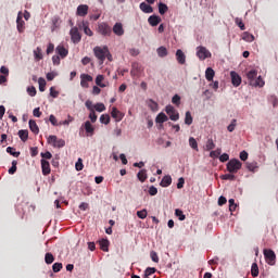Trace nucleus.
I'll use <instances>...</instances> for the list:
<instances>
[{
    "label": "nucleus",
    "instance_id": "nucleus-21",
    "mask_svg": "<svg viewBox=\"0 0 278 278\" xmlns=\"http://www.w3.org/2000/svg\"><path fill=\"white\" fill-rule=\"evenodd\" d=\"M99 244H100V249L101 251H104L108 253V251H110V240L108 239H101L99 241Z\"/></svg>",
    "mask_w": 278,
    "mask_h": 278
},
{
    "label": "nucleus",
    "instance_id": "nucleus-2",
    "mask_svg": "<svg viewBox=\"0 0 278 278\" xmlns=\"http://www.w3.org/2000/svg\"><path fill=\"white\" fill-rule=\"evenodd\" d=\"M108 50H109L108 46H104L103 48L98 46L93 49V53L96 58L99 60L100 65L103 64V62H105Z\"/></svg>",
    "mask_w": 278,
    "mask_h": 278
},
{
    "label": "nucleus",
    "instance_id": "nucleus-61",
    "mask_svg": "<svg viewBox=\"0 0 278 278\" xmlns=\"http://www.w3.org/2000/svg\"><path fill=\"white\" fill-rule=\"evenodd\" d=\"M220 153H222V150H220V149L211 151L210 157H218V156L220 155Z\"/></svg>",
    "mask_w": 278,
    "mask_h": 278
},
{
    "label": "nucleus",
    "instance_id": "nucleus-30",
    "mask_svg": "<svg viewBox=\"0 0 278 278\" xmlns=\"http://www.w3.org/2000/svg\"><path fill=\"white\" fill-rule=\"evenodd\" d=\"M242 40L245 42H253V40H255V36L251 35L249 31H244L242 34Z\"/></svg>",
    "mask_w": 278,
    "mask_h": 278
},
{
    "label": "nucleus",
    "instance_id": "nucleus-56",
    "mask_svg": "<svg viewBox=\"0 0 278 278\" xmlns=\"http://www.w3.org/2000/svg\"><path fill=\"white\" fill-rule=\"evenodd\" d=\"M237 123H238V121L232 119L230 125L227 127L228 131H230V132L235 131Z\"/></svg>",
    "mask_w": 278,
    "mask_h": 278
},
{
    "label": "nucleus",
    "instance_id": "nucleus-43",
    "mask_svg": "<svg viewBox=\"0 0 278 278\" xmlns=\"http://www.w3.org/2000/svg\"><path fill=\"white\" fill-rule=\"evenodd\" d=\"M175 216H177L178 220H186V215L184 214V211L179 208L175 210Z\"/></svg>",
    "mask_w": 278,
    "mask_h": 278
},
{
    "label": "nucleus",
    "instance_id": "nucleus-40",
    "mask_svg": "<svg viewBox=\"0 0 278 278\" xmlns=\"http://www.w3.org/2000/svg\"><path fill=\"white\" fill-rule=\"evenodd\" d=\"M235 23L241 29V31H244V29H247V27L244 26V22H242V18L236 17Z\"/></svg>",
    "mask_w": 278,
    "mask_h": 278
},
{
    "label": "nucleus",
    "instance_id": "nucleus-19",
    "mask_svg": "<svg viewBox=\"0 0 278 278\" xmlns=\"http://www.w3.org/2000/svg\"><path fill=\"white\" fill-rule=\"evenodd\" d=\"M84 127L86 134H89V136H94V126H92L90 121L85 122Z\"/></svg>",
    "mask_w": 278,
    "mask_h": 278
},
{
    "label": "nucleus",
    "instance_id": "nucleus-15",
    "mask_svg": "<svg viewBox=\"0 0 278 278\" xmlns=\"http://www.w3.org/2000/svg\"><path fill=\"white\" fill-rule=\"evenodd\" d=\"M148 23L149 25H151L152 27H157V25H160V23H162V17L157 16V15H151L148 18Z\"/></svg>",
    "mask_w": 278,
    "mask_h": 278
},
{
    "label": "nucleus",
    "instance_id": "nucleus-49",
    "mask_svg": "<svg viewBox=\"0 0 278 278\" xmlns=\"http://www.w3.org/2000/svg\"><path fill=\"white\" fill-rule=\"evenodd\" d=\"M222 179H224V180H228V181H233V180H236V175H233V174H225V175H223L222 176Z\"/></svg>",
    "mask_w": 278,
    "mask_h": 278
},
{
    "label": "nucleus",
    "instance_id": "nucleus-14",
    "mask_svg": "<svg viewBox=\"0 0 278 278\" xmlns=\"http://www.w3.org/2000/svg\"><path fill=\"white\" fill-rule=\"evenodd\" d=\"M140 73H142V67L138 63H132V67L130 71L131 77H140Z\"/></svg>",
    "mask_w": 278,
    "mask_h": 278
},
{
    "label": "nucleus",
    "instance_id": "nucleus-62",
    "mask_svg": "<svg viewBox=\"0 0 278 278\" xmlns=\"http://www.w3.org/2000/svg\"><path fill=\"white\" fill-rule=\"evenodd\" d=\"M149 194L150 197H155V194H157V188H155V186H151L149 188Z\"/></svg>",
    "mask_w": 278,
    "mask_h": 278
},
{
    "label": "nucleus",
    "instance_id": "nucleus-4",
    "mask_svg": "<svg viewBox=\"0 0 278 278\" xmlns=\"http://www.w3.org/2000/svg\"><path fill=\"white\" fill-rule=\"evenodd\" d=\"M240 168H242V162H240V160L231 159L227 163L228 173L236 174V173H238V170H240Z\"/></svg>",
    "mask_w": 278,
    "mask_h": 278
},
{
    "label": "nucleus",
    "instance_id": "nucleus-38",
    "mask_svg": "<svg viewBox=\"0 0 278 278\" xmlns=\"http://www.w3.org/2000/svg\"><path fill=\"white\" fill-rule=\"evenodd\" d=\"M167 12H168V5H166V4L162 3V2H160V3H159V13H160L161 15H164V14L167 13Z\"/></svg>",
    "mask_w": 278,
    "mask_h": 278
},
{
    "label": "nucleus",
    "instance_id": "nucleus-20",
    "mask_svg": "<svg viewBox=\"0 0 278 278\" xmlns=\"http://www.w3.org/2000/svg\"><path fill=\"white\" fill-rule=\"evenodd\" d=\"M28 125H29V129H30V131H33V134H35L36 136H38V134H40V128H38V124H36V121L30 119Z\"/></svg>",
    "mask_w": 278,
    "mask_h": 278
},
{
    "label": "nucleus",
    "instance_id": "nucleus-17",
    "mask_svg": "<svg viewBox=\"0 0 278 278\" xmlns=\"http://www.w3.org/2000/svg\"><path fill=\"white\" fill-rule=\"evenodd\" d=\"M76 14H77V16H87L88 15V5L87 4L78 5Z\"/></svg>",
    "mask_w": 278,
    "mask_h": 278
},
{
    "label": "nucleus",
    "instance_id": "nucleus-27",
    "mask_svg": "<svg viewBox=\"0 0 278 278\" xmlns=\"http://www.w3.org/2000/svg\"><path fill=\"white\" fill-rule=\"evenodd\" d=\"M247 77L250 81V86H251V81H255L257 79V71L256 70H251L247 73Z\"/></svg>",
    "mask_w": 278,
    "mask_h": 278
},
{
    "label": "nucleus",
    "instance_id": "nucleus-63",
    "mask_svg": "<svg viewBox=\"0 0 278 278\" xmlns=\"http://www.w3.org/2000/svg\"><path fill=\"white\" fill-rule=\"evenodd\" d=\"M49 121L53 127H58V118H55V115H50Z\"/></svg>",
    "mask_w": 278,
    "mask_h": 278
},
{
    "label": "nucleus",
    "instance_id": "nucleus-34",
    "mask_svg": "<svg viewBox=\"0 0 278 278\" xmlns=\"http://www.w3.org/2000/svg\"><path fill=\"white\" fill-rule=\"evenodd\" d=\"M189 147H191L193 151H199V143L197 142V139H194V137L189 138Z\"/></svg>",
    "mask_w": 278,
    "mask_h": 278
},
{
    "label": "nucleus",
    "instance_id": "nucleus-64",
    "mask_svg": "<svg viewBox=\"0 0 278 278\" xmlns=\"http://www.w3.org/2000/svg\"><path fill=\"white\" fill-rule=\"evenodd\" d=\"M27 92L29 97H36V87H28Z\"/></svg>",
    "mask_w": 278,
    "mask_h": 278
},
{
    "label": "nucleus",
    "instance_id": "nucleus-8",
    "mask_svg": "<svg viewBox=\"0 0 278 278\" xmlns=\"http://www.w3.org/2000/svg\"><path fill=\"white\" fill-rule=\"evenodd\" d=\"M111 116H112V118H114L116 121V123H121V121H123V118H125V114H123V112L118 111V109L116 106L112 108Z\"/></svg>",
    "mask_w": 278,
    "mask_h": 278
},
{
    "label": "nucleus",
    "instance_id": "nucleus-53",
    "mask_svg": "<svg viewBox=\"0 0 278 278\" xmlns=\"http://www.w3.org/2000/svg\"><path fill=\"white\" fill-rule=\"evenodd\" d=\"M150 257H151L152 262H155V264H157L160 262V256H157V252H155V251H152L150 253Z\"/></svg>",
    "mask_w": 278,
    "mask_h": 278
},
{
    "label": "nucleus",
    "instance_id": "nucleus-39",
    "mask_svg": "<svg viewBox=\"0 0 278 278\" xmlns=\"http://www.w3.org/2000/svg\"><path fill=\"white\" fill-rule=\"evenodd\" d=\"M7 153L12 155L13 157H18V155H21V152H16V149L12 147L7 148Z\"/></svg>",
    "mask_w": 278,
    "mask_h": 278
},
{
    "label": "nucleus",
    "instance_id": "nucleus-28",
    "mask_svg": "<svg viewBox=\"0 0 278 278\" xmlns=\"http://www.w3.org/2000/svg\"><path fill=\"white\" fill-rule=\"evenodd\" d=\"M173 184V178L170 176H164L161 180L162 188H168Z\"/></svg>",
    "mask_w": 278,
    "mask_h": 278
},
{
    "label": "nucleus",
    "instance_id": "nucleus-26",
    "mask_svg": "<svg viewBox=\"0 0 278 278\" xmlns=\"http://www.w3.org/2000/svg\"><path fill=\"white\" fill-rule=\"evenodd\" d=\"M56 53L62 58H66V55H68V50L66 48H64V46H58L56 47Z\"/></svg>",
    "mask_w": 278,
    "mask_h": 278
},
{
    "label": "nucleus",
    "instance_id": "nucleus-16",
    "mask_svg": "<svg viewBox=\"0 0 278 278\" xmlns=\"http://www.w3.org/2000/svg\"><path fill=\"white\" fill-rule=\"evenodd\" d=\"M113 33L115 34V36H123L125 34V29L123 28V24L122 23H115V25L113 26Z\"/></svg>",
    "mask_w": 278,
    "mask_h": 278
},
{
    "label": "nucleus",
    "instance_id": "nucleus-22",
    "mask_svg": "<svg viewBox=\"0 0 278 278\" xmlns=\"http://www.w3.org/2000/svg\"><path fill=\"white\" fill-rule=\"evenodd\" d=\"M140 10L143 11L146 14H151L153 12V7L147 4V2H141L139 5Z\"/></svg>",
    "mask_w": 278,
    "mask_h": 278
},
{
    "label": "nucleus",
    "instance_id": "nucleus-58",
    "mask_svg": "<svg viewBox=\"0 0 278 278\" xmlns=\"http://www.w3.org/2000/svg\"><path fill=\"white\" fill-rule=\"evenodd\" d=\"M41 157L42 160H51L53 157V154H51V152L47 151V152H41Z\"/></svg>",
    "mask_w": 278,
    "mask_h": 278
},
{
    "label": "nucleus",
    "instance_id": "nucleus-54",
    "mask_svg": "<svg viewBox=\"0 0 278 278\" xmlns=\"http://www.w3.org/2000/svg\"><path fill=\"white\" fill-rule=\"evenodd\" d=\"M172 103H174V105H179L181 103V97H179V94H175L172 98Z\"/></svg>",
    "mask_w": 278,
    "mask_h": 278
},
{
    "label": "nucleus",
    "instance_id": "nucleus-13",
    "mask_svg": "<svg viewBox=\"0 0 278 278\" xmlns=\"http://www.w3.org/2000/svg\"><path fill=\"white\" fill-rule=\"evenodd\" d=\"M92 81V76L88 75V74H81L80 75V86L81 88H88L89 85L88 83Z\"/></svg>",
    "mask_w": 278,
    "mask_h": 278
},
{
    "label": "nucleus",
    "instance_id": "nucleus-7",
    "mask_svg": "<svg viewBox=\"0 0 278 278\" xmlns=\"http://www.w3.org/2000/svg\"><path fill=\"white\" fill-rule=\"evenodd\" d=\"M165 112L169 116L170 121H177L179 118V112H177L173 105H167L165 108Z\"/></svg>",
    "mask_w": 278,
    "mask_h": 278
},
{
    "label": "nucleus",
    "instance_id": "nucleus-36",
    "mask_svg": "<svg viewBox=\"0 0 278 278\" xmlns=\"http://www.w3.org/2000/svg\"><path fill=\"white\" fill-rule=\"evenodd\" d=\"M45 262H46V264H53V262H55V256H53V254H51V252H48L45 255Z\"/></svg>",
    "mask_w": 278,
    "mask_h": 278
},
{
    "label": "nucleus",
    "instance_id": "nucleus-32",
    "mask_svg": "<svg viewBox=\"0 0 278 278\" xmlns=\"http://www.w3.org/2000/svg\"><path fill=\"white\" fill-rule=\"evenodd\" d=\"M18 137L23 142H27V138H29V131L27 130H18Z\"/></svg>",
    "mask_w": 278,
    "mask_h": 278
},
{
    "label": "nucleus",
    "instance_id": "nucleus-25",
    "mask_svg": "<svg viewBox=\"0 0 278 278\" xmlns=\"http://www.w3.org/2000/svg\"><path fill=\"white\" fill-rule=\"evenodd\" d=\"M264 79H262V76H258L255 80L251 81L250 86H253L254 88H264Z\"/></svg>",
    "mask_w": 278,
    "mask_h": 278
},
{
    "label": "nucleus",
    "instance_id": "nucleus-48",
    "mask_svg": "<svg viewBox=\"0 0 278 278\" xmlns=\"http://www.w3.org/2000/svg\"><path fill=\"white\" fill-rule=\"evenodd\" d=\"M157 269H155V267H148L144 270L146 277H151V275H155Z\"/></svg>",
    "mask_w": 278,
    "mask_h": 278
},
{
    "label": "nucleus",
    "instance_id": "nucleus-3",
    "mask_svg": "<svg viewBox=\"0 0 278 278\" xmlns=\"http://www.w3.org/2000/svg\"><path fill=\"white\" fill-rule=\"evenodd\" d=\"M263 254H264L266 264H268L269 266H275L277 262V254H275V251L270 249H265L263 251Z\"/></svg>",
    "mask_w": 278,
    "mask_h": 278
},
{
    "label": "nucleus",
    "instance_id": "nucleus-11",
    "mask_svg": "<svg viewBox=\"0 0 278 278\" xmlns=\"http://www.w3.org/2000/svg\"><path fill=\"white\" fill-rule=\"evenodd\" d=\"M41 170L45 176L51 175V164L49 161L41 159Z\"/></svg>",
    "mask_w": 278,
    "mask_h": 278
},
{
    "label": "nucleus",
    "instance_id": "nucleus-10",
    "mask_svg": "<svg viewBox=\"0 0 278 278\" xmlns=\"http://www.w3.org/2000/svg\"><path fill=\"white\" fill-rule=\"evenodd\" d=\"M16 25H17V31L20 34H23V31H25V21H23V13L21 12L17 14Z\"/></svg>",
    "mask_w": 278,
    "mask_h": 278
},
{
    "label": "nucleus",
    "instance_id": "nucleus-35",
    "mask_svg": "<svg viewBox=\"0 0 278 278\" xmlns=\"http://www.w3.org/2000/svg\"><path fill=\"white\" fill-rule=\"evenodd\" d=\"M251 275H252V277H258V275H260V267L257 266V263H253L252 264Z\"/></svg>",
    "mask_w": 278,
    "mask_h": 278
},
{
    "label": "nucleus",
    "instance_id": "nucleus-9",
    "mask_svg": "<svg viewBox=\"0 0 278 278\" xmlns=\"http://www.w3.org/2000/svg\"><path fill=\"white\" fill-rule=\"evenodd\" d=\"M70 36L73 42L77 43L81 40V35L79 34V29L77 27H73L70 30Z\"/></svg>",
    "mask_w": 278,
    "mask_h": 278
},
{
    "label": "nucleus",
    "instance_id": "nucleus-44",
    "mask_svg": "<svg viewBox=\"0 0 278 278\" xmlns=\"http://www.w3.org/2000/svg\"><path fill=\"white\" fill-rule=\"evenodd\" d=\"M185 125H192V114L190 113V111L186 112Z\"/></svg>",
    "mask_w": 278,
    "mask_h": 278
},
{
    "label": "nucleus",
    "instance_id": "nucleus-59",
    "mask_svg": "<svg viewBox=\"0 0 278 278\" xmlns=\"http://www.w3.org/2000/svg\"><path fill=\"white\" fill-rule=\"evenodd\" d=\"M83 27L86 36H92V30L90 29V27H88L86 23H83Z\"/></svg>",
    "mask_w": 278,
    "mask_h": 278
},
{
    "label": "nucleus",
    "instance_id": "nucleus-37",
    "mask_svg": "<svg viewBox=\"0 0 278 278\" xmlns=\"http://www.w3.org/2000/svg\"><path fill=\"white\" fill-rule=\"evenodd\" d=\"M166 121H168V116L164 113H160L155 118L156 123H166Z\"/></svg>",
    "mask_w": 278,
    "mask_h": 278
},
{
    "label": "nucleus",
    "instance_id": "nucleus-18",
    "mask_svg": "<svg viewBox=\"0 0 278 278\" xmlns=\"http://www.w3.org/2000/svg\"><path fill=\"white\" fill-rule=\"evenodd\" d=\"M176 60H177L178 64H186V54L184 53V51L181 49H178L176 51Z\"/></svg>",
    "mask_w": 278,
    "mask_h": 278
},
{
    "label": "nucleus",
    "instance_id": "nucleus-51",
    "mask_svg": "<svg viewBox=\"0 0 278 278\" xmlns=\"http://www.w3.org/2000/svg\"><path fill=\"white\" fill-rule=\"evenodd\" d=\"M75 168H76V170H84V160H81V159H78V161L76 162V164H75Z\"/></svg>",
    "mask_w": 278,
    "mask_h": 278
},
{
    "label": "nucleus",
    "instance_id": "nucleus-46",
    "mask_svg": "<svg viewBox=\"0 0 278 278\" xmlns=\"http://www.w3.org/2000/svg\"><path fill=\"white\" fill-rule=\"evenodd\" d=\"M213 149H216V144L213 139H208L206 141V151H212Z\"/></svg>",
    "mask_w": 278,
    "mask_h": 278
},
{
    "label": "nucleus",
    "instance_id": "nucleus-50",
    "mask_svg": "<svg viewBox=\"0 0 278 278\" xmlns=\"http://www.w3.org/2000/svg\"><path fill=\"white\" fill-rule=\"evenodd\" d=\"M93 109L96 110V112H105V104L103 103H97Z\"/></svg>",
    "mask_w": 278,
    "mask_h": 278
},
{
    "label": "nucleus",
    "instance_id": "nucleus-45",
    "mask_svg": "<svg viewBox=\"0 0 278 278\" xmlns=\"http://www.w3.org/2000/svg\"><path fill=\"white\" fill-rule=\"evenodd\" d=\"M100 123L103 125H110V116L108 114H102L100 116Z\"/></svg>",
    "mask_w": 278,
    "mask_h": 278
},
{
    "label": "nucleus",
    "instance_id": "nucleus-31",
    "mask_svg": "<svg viewBox=\"0 0 278 278\" xmlns=\"http://www.w3.org/2000/svg\"><path fill=\"white\" fill-rule=\"evenodd\" d=\"M137 177L141 184H144L147 181V169H141L138 174Z\"/></svg>",
    "mask_w": 278,
    "mask_h": 278
},
{
    "label": "nucleus",
    "instance_id": "nucleus-29",
    "mask_svg": "<svg viewBox=\"0 0 278 278\" xmlns=\"http://www.w3.org/2000/svg\"><path fill=\"white\" fill-rule=\"evenodd\" d=\"M34 58L36 60V62H40V60H42V49L40 47H37L35 50H34Z\"/></svg>",
    "mask_w": 278,
    "mask_h": 278
},
{
    "label": "nucleus",
    "instance_id": "nucleus-33",
    "mask_svg": "<svg viewBox=\"0 0 278 278\" xmlns=\"http://www.w3.org/2000/svg\"><path fill=\"white\" fill-rule=\"evenodd\" d=\"M156 53L159 58H166L168 55V50H166L165 47H160L157 48Z\"/></svg>",
    "mask_w": 278,
    "mask_h": 278
},
{
    "label": "nucleus",
    "instance_id": "nucleus-57",
    "mask_svg": "<svg viewBox=\"0 0 278 278\" xmlns=\"http://www.w3.org/2000/svg\"><path fill=\"white\" fill-rule=\"evenodd\" d=\"M149 108L152 110V112H157V108H159L157 102L150 100Z\"/></svg>",
    "mask_w": 278,
    "mask_h": 278
},
{
    "label": "nucleus",
    "instance_id": "nucleus-6",
    "mask_svg": "<svg viewBox=\"0 0 278 278\" xmlns=\"http://www.w3.org/2000/svg\"><path fill=\"white\" fill-rule=\"evenodd\" d=\"M98 34H101V36H112V27L108 23H101L98 25Z\"/></svg>",
    "mask_w": 278,
    "mask_h": 278
},
{
    "label": "nucleus",
    "instance_id": "nucleus-12",
    "mask_svg": "<svg viewBox=\"0 0 278 278\" xmlns=\"http://www.w3.org/2000/svg\"><path fill=\"white\" fill-rule=\"evenodd\" d=\"M230 77H231V84L232 86H235V88H238V86L242 84V77H240L238 73L230 72Z\"/></svg>",
    "mask_w": 278,
    "mask_h": 278
},
{
    "label": "nucleus",
    "instance_id": "nucleus-42",
    "mask_svg": "<svg viewBox=\"0 0 278 278\" xmlns=\"http://www.w3.org/2000/svg\"><path fill=\"white\" fill-rule=\"evenodd\" d=\"M247 168L251 173H255L257 170V162L247 163Z\"/></svg>",
    "mask_w": 278,
    "mask_h": 278
},
{
    "label": "nucleus",
    "instance_id": "nucleus-52",
    "mask_svg": "<svg viewBox=\"0 0 278 278\" xmlns=\"http://www.w3.org/2000/svg\"><path fill=\"white\" fill-rule=\"evenodd\" d=\"M17 164H18V162L12 161V166H11V168H9V175H14V173H16Z\"/></svg>",
    "mask_w": 278,
    "mask_h": 278
},
{
    "label": "nucleus",
    "instance_id": "nucleus-1",
    "mask_svg": "<svg viewBox=\"0 0 278 278\" xmlns=\"http://www.w3.org/2000/svg\"><path fill=\"white\" fill-rule=\"evenodd\" d=\"M47 142H48V144L53 147V149H62V148L66 147V141H64V139H59L58 136H55V135H50L47 138Z\"/></svg>",
    "mask_w": 278,
    "mask_h": 278
},
{
    "label": "nucleus",
    "instance_id": "nucleus-24",
    "mask_svg": "<svg viewBox=\"0 0 278 278\" xmlns=\"http://www.w3.org/2000/svg\"><path fill=\"white\" fill-rule=\"evenodd\" d=\"M214 75H216V72L212 67H207L205 71V78L207 81H214Z\"/></svg>",
    "mask_w": 278,
    "mask_h": 278
},
{
    "label": "nucleus",
    "instance_id": "nucleus-47",
    "mask_svg": "<svg viewBox=\"0 0 278 278\" xmlns=\"http://www.w3.org/2000/svg\"><path fill=\"white\" fill-rule=\"evenodd\" d=\"M137 216H138V218H141V220H144V218H147V216H148L147 208L138 211L137 212Z\"/></svg>",
    "mask_w": 278,
    "mask_h": 278
},
{
    "label": "nucleus",
    "instance_id": "nucleus-55",
    "mask_svg": "<svg viewBox=\"0 0 278 278\" xmlns=\"http://www.w3.org/2000/svg\"><path fill=\"white\" fill-rule=\"evenodd\" d=\"M52 270L53 273H60V270H62V263H54L52 265Z\"/></svg>",
    "mask_w": 278,
    "mask_h": 278
},
{
    "label": "nucleus",
    "instance_id": "nucleus-60",
    "mask_svg": "<svg viewBox=\"0 0 278 278\" xmlns=\"http://www.w3.org/2000/svg\"><path fill=\"white\" fill-rule=\"evenodd\" d=\"M89 118L91 121V123H97V113L94 112V110H91L89 113Z\"/></svg>",
    "mask_w": 278,
    "mask_h": 278
},
{
    "label": "nucleus",
    "instance_id": "nucleus-41",
    "mask_svg": "<svg viewBox=\"0 0 278 278\" xmlns=\"http://www.w3.org/2000/svg\"><path fill=\"white\" fill-rule=\"evenodd\" d=\"M38 84H39V90L40 92H45V89L47 87V80H45V78L40 77L38 79Z\"/></svg>",
    "mask_w": 278,
    "mask_h": 278
},
{
    "label": "nucleus",
    "instance_id": "nucleus-5",
    "mask_svg": "<svg viewBox=\"0 0 278 278\" xmlns=\"http://www.w3.org/2000/svg\"><path fill=\"white\" fill-rule=\"evenodd\" d=\"M197 55L199 60L203 61V60H207V58H212V52H210L207 48L200 46L197 48Z\"/></svg>",
    "mask_w": 278,
    "mask_h": 278
},
{
    "label": "nucleus",
    "instance_id": "nucleus-23",
    "mask_svg": "<svg viewBox=\"0 0 278 278\" xmlns=\"http://www.w3.org/2000/svg\"><path fill=\"white\" fill-rule=\"evenodd\" d=\"M103 81H105V76L100 74L96 77V85L99 86V88H106L108 87V85Z\"/></svg>",
    "mask_w": 278,
    "mask_h": 278
}]
</instances>
